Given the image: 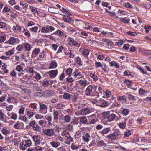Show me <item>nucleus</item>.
I'll return each mask as SVG.
<instances>
[{"mask_svg":"<svg viewBox=\"0 0 151 151\" xmlns=\"http://www.w3.org/2000/svg\"><path fill=\"white\" fill-rule=\"evenodd\" d=\"M120 135V131L118 129H116L115 130L113 133L108 135L107 137L111 141H114L119 138Z\"/></svg>","mask_w":151,"mask_h":151,"instance_id":"f257e3e1","label":"nucleus"},{"mask_svg":"<svg viewBox=\"0 0 151 151\" xmlns=\"http://www.w3.org/2000/svg\"><path fill=\"white\" fill-rule=\"evenodd\" d=\"M97 88L96 86L89 85L85 90V93L86 96H91L93 95V91H96Z\"/></svg>","mask_w":151,"mask_h":151,"instance_id":"f03ea898","label":"nucleus"},{"mask_svg":"<svg viewBox=\"0 0 151 151\" xmlns=\"http://www.w3.org/2000/svg\"><path fill=\"white\" fill-rule=\"evenodd\" d=\"M32 144V142L30 140L23 141L20 145L19 147L22 150H25L27 147H29Z\"/></svg>","mask_w":151,"mask_h":151,"instance_id":"7ed1b4c3","label":"nucleus"},{"mask_svg":"<svg viewBox=\"0 0 151 151\" xmlns=\"http://www.w3.org/2000/svg\"><path fill=\"white\" fill-rule=\"evenodd\" d=\"M55 28L51 26L47 25L42 28L41 32L42 33H47L51 32L54 30Z\"/></svg>","mask_w":151,"mask_h":151,"instance_id":"20e7f679","label":"nucleus"},{"mask_svg":"<svg viewBox=\"0 0 151 151\" xmlns=\"http://www.w3.org/2000/svg\"><path fill=\"white\" fill-rule=\"evenodd\" d=\"M39 104L40 108L39 111V113L42 114L46 113L47 111V106L41 102H39Z\"/></svg>","mask_w":151,"mask_h":151,"instance_id":"39448f33","label":"nucleus"},{"mask_svg":"<svg viewBox=\"0 0 151 151\" xmlns=\"http://www.w3.org/2000/svg\"><path fill=\"white\" fill-rule=\"evenodd\" d=\"M44 134L47 136L52 137L55 134L54 129H48L44 130L43 131Z\"/></svg>","mask_w":151,"mask_h":151,"instance_id":"423d86ee","label":"nucleus"},{"mask_svg":"<svg viewBox=\"0 0 151 151\" xmlns=\"http://www.w3.org/2000/svg\"><path fill=\"white\" fill-rule=\"evenodd\" d=\"M20 41V40L19 38L11 37L8 41V43L10 44L14 45L18 44Z\"/></svg>","mask_w":151,"mask_h":151,"instance_id":"0eeeda50","label":"nucleus"},{"mask_svg":"<svg viewBox=\"0 0 151 151\" xmlns=\"http://www.w3.org/2000/svg\"><path fill=\"white\" fill-rule=\"evenodd\" d=\"M67 40L68 42H69V45H70L73 46L77 47H78L79 45V44L73 38L69 37L67 39Z\"/></svg>","mask_w":151,"mask_h":151,"instance_id":"6e6552de","label":"nucleus"},{"mask_svg":"<svg viewBox=\"0 0 151 151\" xmlns=\"http://www.w3.org/2000/svg\"><path fill=\"white\" fill-rule=\"evenodd\" d=\"M96 105L102 107H106L108 105L106 102L101 100L96 101Z\"/></svg>","mask_w":151,"mask_h":151,"instance_id":"1a4fd4ad","label":"nucleus"},{"mask_svg":"<svg viewBox=\"0 0 151 151\" xmlns=\"http://www.w3.org/2000/svg\"><path fill=\"white\" fill-rule=\"evenodd\" d=\"M73 77L75 79V80H76L83 76H82V73L81 72H78V70H76L73 73Z\"/></svg>","mask_w":151,"mask_h":151,"instance_id":"9d476101","label":"nucleus"},{"mask_svg":"<svg viewBox=\"0 0 151 151\" xmlns=\"http://www.w3.org/2000/svg\"><path fill=\"white\" fill-rule=\"evenodd\" d=\"M40 137L39 135H34L32 138L36 145L40 144L41 142Z\"/></svg>","mask_w":151,"mask_h":151,"instance_id":"9b49d317","label":"nucleus"},{"mask_svg":"<svg viewBox=\"0 0 151 151\" xmlns=\"http://www.w3.org/2000/svg\"><path fill=\"white\" fill-rule=\"evenodd\" d=\"M58 70H57L50 71L47 72V73L49 75L51 78L55 77L58 74Z\"/></svg>","mask_w":151,"mask_h":151,"instance_id":"f8f14e48","label":"nucleus"},{"mask_svg":"<svg viewBox=\"0 0 151 151\" xmlns=\"http://www.w3.org/2000/svg\"><path fill=\"white\" fill-rule=\"evenodd\" d=\"M91 112L90 108H83L80 111V114L81 115H85L88 114Z\"/></svg>","mask_w":151,"mask_h":151,"instance_id":"ddd939ff","label":"nucleus"},{"mask_svg":"<svg viewBox=\"0 0 151 151\" xmlns=\"http://www.w3.org/2000/svg\"><path fill=\"white\" fill-rule=\"evenodd\" d=\"M23 126L24 124L22 122L17 121L14 127L16 129H19L23 128Z\"/></svg>","mask_w":151,"mask_h":151,"instance_id":"4468645a","label":"nucleus"},{"mask_svg":"<svg viewBox=\"0 0 151 151\" xmlns=\"http://www.w3.org/2000/svg\"><path fill=\"white\" fill-rule=\"evenodd\" d=\"M43 96H47L48 97L51 96L54 94L53 91L50 90H47L43 92Z\"/></svg>","mask_w":151,"mask_h":151,"instance_id":"2eb2a0df","label":"nucleus"},{"mask_svg":"<svg viewBox=\"0 0 151 151\" xmlns=\"http://www.w3.org/2000/svg\"><path fill=\"white\" fill-rule=\"evenodd\" d=\"M40 51V50L39 48H35L32 51L31 55L32 58H35L39 53Z\"/></svg>","mask_w":151,"mask_h":151,"instance_id":"dca6fc26","label":"nucleus"},{"mask_svg":"<svg viewBox=\"0 0 151 151\" xmlns=\"http://www.w3.org/2000/svg\"><path fill=\"white\" fill-rule=\"evenodd\" d=\"M79 83L81 86H83V88L89 84L87 80L84 79L80 80Z\"/></svg>","mask_w":151,"mask_h":151,"instance_id":"f3484780","label":"nucleus"},{"mask_svg":"<svg viewBox=\"0 0 151 151\" xmlns=\"http://www.w3.org/2000/svg\"><path fill=\"white\" fill-rule=\"evenodd\" d=\"M110 130L111 129L109 127L106 128L102 130L101 133L103 136H105V135L108 134Z\"/></svg>","mask_w":151,"mask_h":151,"instance_id":"a211bd4d","label":"nucleus"},{"mask_svg":"<svg viewBox=\"0 0 151 151\" xmlns=\"http://www.w3.org/2000/svg\"><path fill=\"white\" fill-rule=\"evenodd\" d=\"M116 116V115L114 114H112L108 116L105 117V118H107L108 120L107 121L109 122L114 120Z\"/></svg>","mask_w":151,"mask_h":151,"instance_id":"6ab92c4d","label":"nucleus"},{"mask_svg":"<svg viewBox=\"0 0 151 151\" xmlns=\"http://www.w3.org/2000/svg\"><path fill=\"white\" fill-rule=\"evenodd\" d=\"M23 46L26 51H29L31 48V45L28 43H24L23 44Z\"/></svg>","mask_w":151,"mask_h":151,"instance_id":"aec40b11","label":"nucleus"},{"mask_svg":"<svg viewBox=\"0 0 151 151\" xmlns=\"http://www.w3.org/2000/svg\"><path fill=\"white\" fill-rule=\"evenodd\" d=\"M90 137V136L88 133H87L82 137V138L83 140L84 141L86 142H87L89 141V138Z\"/></svg>","mask_w":151,"mask_h":151,"instance_id":"412c9836","label":"nucleus"},{"mask_svg":"<svg viewBox=\"0 0 151 151\" xmlns=\"http://www.w3.org/2000/svg\"><path fill=\"white\" fill-rule=\"evenodd\" d=\"M63 20L67 23L70 22L71 20V18L68 16L64 15L63 17Z\"/></svg>","mask_w":151,"mask_h":151,"instance_id":"4be33fe9","label":"nucleus"},{"mask_svg":"<svg viewBox=\"0 0 151 151\" xmlns=\"http://www.w3.org/2000/svg\"><path fill=\"white\" fill-rule=\"evenodd\" d=\"M57 10V9L54 7H49L48 9V11L54 14H58Z\"/></svg>","mask_w":151,"mask_h":151,"instance_id":"5701e85b","label":"nucleus"},{"mask_svg":"<svg viewBox=\"0 0 151 151\" xmlns=\"http://www.w3.org/2000/svg\"><path fill=\"white\" fill-rule=\"evenodd\" d=\"M53 117L54 120L56 121H57L58 120L59 117V113L56 110H53Z\"/></svg>","mask_w":151,"mask_h":151,"instance_id":"b1692460","label":"nucleus"},{"mask_svg":"<svg viewBox=\"0 0 151 151\" xmlns=\"http://www.w3.org/2000/svg\"><path fill=\"white\" fill-rule=\"evenodd\" d=\"M53 35H55L60 36H63L64 35V33L62 31L58 30L53 33Z\"/></svg>","mask_w":151,"mask_h":151,"instance_id":"393cba45","label":"nucleus"},{"mask_svg":"<svg viewBox=\"0 0 151 151\" xmlns=\"http://www.w3.org/2000/svg\"><path fill=\"white\" fill-rule=\"evenodd\" d=\"M5 114L2 111L0 110V120L4 122H6V121L4 119V117L5 116Z\"/></svg>","mask_w":151,"mask_h":151,"instance_id":"a878e982","label":"nucleus"},{"mask_svg":"<svg viewBox=\"0 0 151 151\" xmlns=\"http://www.w3.org/2000/svg\"><path fill=\"white\" fill-rule=\"evenodd\" d=\"M57 64L55 61L53 60L49 68L50 69L55 68L57 67Z\"/></svg>","mask_w":151,"mask_h":151,"instance_id":"bb28decb","label":"nucleus"},{"mask_svg":"<svg viewBox=\"0 0 151 151\" xmlns=\"http://www.w3.org/2000/svg\"><path fill=\"white\" fill-rule=\"evenodd\" d=\"M75 62L78 64L80 66H81L82 65V63L80 58L79 57H77L75 59Z\"/></svg>","mask_w":151,"mask_h":151,"instance_id":"cd10ccee","label":"nucleus"},{"mask_svg":"<svg viewBox=\"0 0 151 151\" xmlns=\"http://www.w3.org/2000/svg\"><path fill=\"white\" fill-rule=\"evenodd\" d=\"M50 145L55 148L58 147L60 145V143L58 142H51L50 143Z\"/></svg>","mask_w":151,"mask_h":151,"instance_id":"c85d7f7f","label":"nucleus"},{"mask_svg":"<svg viewBox=\"0 0 151 151\" xmlns=\"http://www.w3.org/2000/svg\"><path fill=\"white\" fill-rule=\"evenodd\" d=\"M72 95H70L69 93H65L63 95V98L65 99H69L70 100L71 99Z\"/></svg>","mask_w":151,"mask_h":151,"instance_id":"c756f323","label":"nucleus"},{"mask_svg":"<svg viewBox=\"0 0 151 151\" xmlns=\"http://www.w3.org/2000/svg\"><path fill=\"white\" fill-rule=\"evenodd\" d=\"M0 88L4 91H6L8 89V87L5 84L2 83L0 85Z\"/></svg>","mask_w":151,"mask_h":151,"instance_id":"7c9ffc66","label":"nucleus"},{"mask_svg":"<svg viewBox=\"0 0 151 151\" xmlns=\"http://www.w3.org/2000/svg\"><path fill=\"white\" fill-rule=\"evenodd\" d=\"M80 122L83 124H85L87 121V118L85 116H82L80 118Z\"/></svg>","mask_w":151,"mask_h":151,"instance_id":"2f4dec72","label":"nucleus"},{"mask_svg":"<svg viewBox=\"0 0 151 151\" xmlns=\"http://www.w3.org/2000/svg\"><path fill=\"white\" fill-rule=\"evenodd\" d=\"M33 129L35 131L39 132L41 130V128L37 123L33 128Z\"/></svg>","mask_w":151,"mask_h":151,"instance_id":"473e14b6","label":"nucleus"},{"mask_svg":"<svg viewBox=\"0 0 151 151\" xmlns=\"http://www.w3.org/2000/svg\"><path fill=\"white\" fill-rule=\"evenodd\" d=\"M27 114L29 118L32 117L34 115L33 112L30 109H28L27 110Z\"/></svg>","mask_w":151,"mask_h":151,"instance_id":"72a5a7b5","label":"nucleus"},{"mask_svg":"<svg viewBox=\"0 0 151 151\" xmlns=\"http://www.w3.org/2000/svg\"><path fill=\"white\" fill-rule=\"evenodd\" d=\"M130 110L129 109H124L122 112V114L124 116H126L129 113Z\"/></svg>","mask_w":151,"mask_h":151,"instance_id":"f704fd0d","label":"nucleus"},{"mask_svg":"<svg viewBox=\"0 0 151 151\" xmlns=\"http://www.w3.org/2000/svg\"><path fill=\"white\" fill-rule=\"evenodd\" d=\"M43 93L37 92L34 93V96L35 97H40L43 96Z\"/></svg>","mask_w":151,"mask_h":151,"instance_id":"c9c22d12","label":"nucleus"},{"mask_svg":"<svg viewBox=\"0 0 151 151\" xmlns=\"http://www.w3.org/2000/svg\"><path fill=\"white\" fill-rule=\"evenodd\" d=\"M101 34L105 36L106 37L109 35H113V34L112 33L109 32H106L104 31H103L102 32Z\"/></svg>","mask_w":151,"mask_h":151,"instance_id":"e433bc0d","label":"nucleus"},{"mask_svg":"<svg viewBox=\"0 0 151 151\" xmlns=\"http://www.w3.org/2000/svg\"><path fill=\"white\" fill-rule=\"evenodd\" d=\"M81 135V132L80 131H78L75 134L74 136L75 138L78 139L79 138Z\"/></svg>","mask_w":151,"mask_h":151,"instance_id":"4c0bfd02","label":"nucleus"},{"mask_svg":"<svg viewBox=\"0 0 151 151\" xmlns=\"http://www.w3.org/2000/svg\"><path fill=\"white\" fill-rule=\"evenodd\" d=\"M126 123L125 122H121L119 124V127L122 129H124L126 127Z\"/></svg>","mask_w":151,"mask_h":151,"instance_id":"58836bf2","label":"nucleus"},{"mask_svg":"<svg viewBox=\"0 0 151 151\" xmlns=\"http://www.w3.org/2000/svg\"><path fill=\"white\" fill-rule=\"evenodd\" d=\"M91 30H92V31L94 32H101L102 31L101 29H100L97 27H94L93 28L92 27Z\"/></svg>","mask_w":151,"mask_h":151,"instance_id":"ea45409f","label":"nucleus"},{"mask_svg":"<svg viewBox=\"0 0 151 151\" xmlns=\"http://www.w3.org/2000/svg\"><path fill=\"white\" fill-rule=\"evenodd\" d=\"M117 99L119 101H121L122 100H124L125 101H126V97L125 96H119L118 97Z\"/></svg>","mask_w":151,"mask_h":151,"instance_id":"a19ab883","label":"nucleus"},{"mask_svg":"<svg viewBox=\"0 0 151 151\" xmlns=\"http://www.w3.org/2000/svg\"><path fill=\"white\" fill-rule=\"evenodd\" d=\"M82 54L86 56H88L89 53V51L87 49H84L83 50L82 52Z\"/></svg>","mask_w":151,"mask_h":151,"instance_id":"79ce46f5","label":"nucleus"},{"mask_svg":"<svg viewBox=\"0 0 151 151\" xmlns=\"http://www.w3.org/2000/svg\"><path fill=\"white\" fill-rule=\"evenodd\" d=\"M6 37L4 35H0V42H4L6 40Z\"/></svg>","mask_w":151,"mask_h":151,"instance_id":"37998d69","label":"nucleus"},{"mask_svg":"<svg viewBox=\"0 0 151 151\" xmlns=\"http://www.w3.org/2000/svg\"><path fill=\"white\" fill-rule=\"evenodd\" d=\"M69 134V132L65 131L62 132L61 133V136L65 137L64 138L66 139L68 135Z\"/></svg>","mask_w":151,"mask_h":151,"instance_id":"c03bdc74","label":"nucleus"},{"mask_svg":"<svg viewBox=\"0 0 151 151\" xmlns=\"http://www.w3.org/2000/svg\"><path fill=\"white\" fill-rule=\"evenodd\" d=\"M16 72L14 70H11L10 72V75L14 77H16L17 76Z\"/></svg>","mask_w":151,"mask_h":151,"instance_id":"a18cd8bd","label":"nucleus"},{"mask_svg":"<svg viewBox=\"0 0 151 151\" xmlns=\"http://www.w3.org/2000/svg\"><path fill=\"white\" fill-rule=\"evenodd\" d=\"M10 10V9L9 7L7 5H6L3 9V12L6 13L7 12H9Z\"/></svg>","mask_w":151,"mask_h":151,"instance_id":"49530a36","label":"nucleus"},{"mask_svg":"<svg viewBox=\"0 0 151 151\" xmlns=\"http://www.w3.org/2000/svg\"><path fill=\"white\" fill-rule=\"evenodd\" d=\"M66 80L70 82H73L75 80V79L73 78H72L70 76H69L68 77H67L66 78Z\"/></svg>","mask_w":151,"mask_h":151,"instance_id":"de8ad7c7","label":"nucleus"},{"mask_svg":"<svg viewBox=\"0 0 151 151\" xmlns=\"http://www.w3.org/2000/svg\"><path fill=\"white\" fill-rule=\"evenodd\" d=\"M78 95L77 93H75L74 96H72L71 99H72V101L73 102H76L78 98Z\"/></svg>","mask_w":151,"mask_h":151,"instance_id":"09e8293b","label":"nucleus"},{"mask_svg":"<svg viewBox=\"0 0 151 151\" xmlns=\"http://www.w3.org/2000/svg\"><path fill=\"white\" fill-rule=\"evenodd\" d=\"M71 119V117L68 115H66L65 116L64 120L67 123L69 122Z\"/></svg>","mask_w":151,"mask_h":151,"instance_id":"8fccbe9b","label":"nucleus"},{"mask_svg":"<svg viewBox=\"0 0 151 151\" xmlns=\"http://www.w3.org/2000/svg\"><path fill=\"white\" fill-rule=\"evenodd\" d=\"M127 96L129 100H132L133 101L135 100V98L134 96L130 94H127Z\"/></svg>","mask_w":151,"mask_h":151,"instance_id":"3c124183","label":"nucleus"},{"mask_svg":"<svg viewBox=\"0 0 151 151\" xmlns=\"http://www.w3.org/2000/svg\"><path fill=\"white\" fill-rule=\"evenodd\" d=\"M72 70L70 68H69L67 69L66 71L65 72L66 73V74L67 75L69 76H70L72 72Z\"/></svg>","mask_w":151,"mask_h":151,"instance_id":"603ef678","label":"nucleus"},{"mask_svg":"<svg viewBox=\"0 0 151 151\" xmlns=\"http://www.w3.org/2000/svg\"><path fill=\"white\" fill-rule=\"evenodd\" d=\"M14 52V50L12 49L6 52V54L7 55L10 56L12 55Z\"/></svg>","mask_w":151,"mask_h":151,"instance_id":"864d4df0","label":"nucleus"},{"mask_svg":"<svg viewBox=\"0 0 151 151\" xmlns=\"http://www.w3.org/2000/svg\"><path fill=\"white\" fill-rule=\"evenodd\" d=\"M123 6H125L126 8H133V6L132 5H131L129 3H124Z\"/></svg>","mask_w":151,"mask_h":151,"instance_id":"5fc2aeb1","label":"nucleus"},{"mask_svg":"<svg viewBox=\"0 0 151 151\" xmlns=\"http://www.w3.org/2000/svg\"><path fill=\"white\" fill-rule=\"evenodd\" d=\"M49 81H45L42 83V85L44 87H47L49 85Z\"/></svg>","mask_w":151,"mask_h":151,"instance_id":"6e6d98bb","label":"nucleus"},{"mask_svg":"<svg viewBox=\"0 0 151 151\" xmlns=\"http://www.w3.org/2000/svg\"><path fill=\"white\" fill-rule=\"evenodd\" d=\"M1 132L3 134L6 135L9 134V130L4 128H3L1 131Z\"/></svg>","mask_w":151,"mask_h":151,"instance_id":"4d7b16f0","label":"nucleus"},{"mask_svg":"<svg viewBox=\"0 0 151 151\" xmlns=\"http://www.w3.org/2000/svg\"><path fill=\"white\" fill-rule=\"evenodd\" d=\"M121 21L124 22V23H128L129 22V19H126L124 18H121L120 19Z\"/></svg>","mask_w":151,"mask_h":151,"instance_id":"13d9d810","label":"nucleus"},{"mask_svg":"<svg viewBox=\"0 0 151 151\" xmlns=\"http://www.w3.org/2000/svg\"><path fill=\"white\" fill-rule=\"evenodd\" d=\"M15 70L17 71L20 72L22 70V67L21 65H18L16 67Z\"/></svg>","mask_w":151,"mask_h":151,"instance_id":"bf43d9fd","label":"nucleus"},{"mask_svg":"<svg viewBox=\"0 0 151 151\" xmlns=\"http://www.w3.org/2000/svg\"><path fill=\"white\" fill-rule=\"evenodd\" d=\"M90 76L94 81H96L98 79V77L96 76L94 74L91 73L90 74Z\"/></svg>","mask_w":151,"mask_h":151,"instance_id":"052dcab7","label":"nucleus"},{"mask_svg":"<svg viewBox=\"0 0 151 151\" xmlns=\"http://www.w3.org/2000/svg\"><path fill=\"white\" fill-rule=\"evenodd\" d=\"M124 137H128L131 134V132L130 130H128L124 133Z\"/></svg>","mask_w":151,"mask_h":151,"instance_id":"680f3d73","label":"nucleus"},{"mask_svg":"<svg viewBox=\"0 0 151 151\" xmlns=\"http://www.w3.org/2000/svg\"><path fill=\"white\" fill-rule=\"evenodd\" d=\"M23 32L24 33L25 35L28 37H30V34L29 32L27 29H24L23 31Z\"/></svg>","mask_w":151,"mask_h":151,"instance_id":"e2e57ef3","label":"nucleus"},{"mask_svg":"<svg viewBox=\"0 0 151 151\" xmlns=\"http://www.w3.org/2000/svg\"><path fill=\"white\" fill-rule=\"evenodd\" d=\"M147 93V91L144 90L143 89L140 88L139 90V93L140 94L144 95Z\"/></svg>","mask_w":151,"mask_h":151,"instance_id":"0e129e2a","label":"nucleus"},{"mask_svg":"<svg viewBox=\"0 0 151 151\" xmlns=\"http://www.w3.org/2000/svg\"><path fill=\"white\" fill-rule=\"evenodd\" d=\"M64 107V105L61 103L58 104L56 106V107L58 109H62Z\"/></svg>","mask_w":151,"mask_h":151,"instance_id":"69168bd1","label":"nucleus"},{"mask_svg":"<svg viewBox=\"0 0 151 151\" xmlns=\"http://www.w3.org/2000/svg\"><path fill=\"white\" fill-rule=\"evenodd\" d=\"M124 42L123 41V40H118V42L116 43L118 45L119 47H121L123 45Z\"/></svg>","mask_w":151,"mask_h":151,"instance_id":"338daca9","label":"nucleus"},{"mask_svg":"<svg viewBox=\"0 0 151 151\" xmlns=\"http://www.w3.org/2000/svg\"><path fill=\"white\" fill-rule=\"evenodd\" d=\"M7 26V24L4 22H0V28L3 29L5 28Z\"/></svg>","mask_w":151,"mask_h":151,"instance_id":"774afa93","label":"nucleus"}]
</instances>
